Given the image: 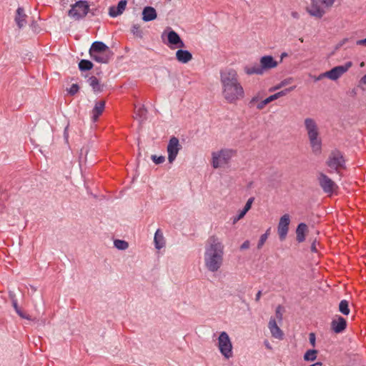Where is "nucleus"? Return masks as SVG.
Here are the masks:
<instances>
[{"label": "nucleus", "instance_id": "nucleus-1", "mask_svg": "<svg viewBox=\"0 0 366 366\" xmlns=\"http://www.w3.org/2000/svg\"><path fill=\"white\" fill-rule=\"evenodd\" d=\"M222 95L229 104H235L244 97V90L242 86L237 72L233 69L220 71Z\"/></svg>", "mask_w": 366, "mask_h": 366}, {"label": "nucleus", "instance_id": "nucleus-2", "mask_svg": "<svg viewBox=\"0 0 366 366\" xmlns=\"http://www.w3.org/2000/svg\"><path fill=\"white\" fill-rule=\"evenodd\" d=\"M224 246L221 239L215 235L210 236L207 240L204 262L206 269L211 272H217L223 265Z\"/></svg>", "mask_w": 366, "mask_h": 366}, {"label": "nucleus", "instance_id": "nucleus-3", "mask_svg": "<svg viewBox=\"0 0 366 366\" xmlns=\"http://www.w3.org/2000/svg\"><path fill=\"white\" fill-rule=\"evenodd\" d=\"M304 125L313 153L320 154L322 150V139L316 121L312 118L307 117L304 120Z\"/></svg>", "mask_w": 366, "mask_h": 366}, {"label": "nucleus", "instance_id": "nucleus-4", "mask_svg": "<svg viewBox=\"0 0 366 366\" xmlns=\"http://www.w3.org/2000/svg\"><path fill=\"white\" fill-rule=\"evenodd\" d=\"M89 11L90 9L88 2L80 0L71 5V9L68 11V16L75 21H79L84 18Z\"/></svg>", "mask_w": 366, "mask_h": 366}, {"label": "nucleus", "instance_id": "nucleus-5", "mask_svg": "<svg viewBox=\"0 0 366 366\" xmlns=\"http://www.w3.org/2000/svg\"><path fill=\"white\" fill-rule=\"evenodd\" d=\"M234 154V152L232 149H222L219 152H213L212 154V167L217 169L227 164Z\"/></svg>", "mask_w": 366, "mask_h": 366}, {"label": "nucleus", "instance_id": "nucleus-6", "mask_svg": "<svg viewBox=\"0 0 366 366\" xmlns=\"http://www.w3.org/2000/svg\"><path fill=\"white\" fill-rule=\"evenodd\" d=\"M218 347L222 355L229 359L232 356V345L228 334L222 332L218 338Z\"/></svg>", "mask_w": 366, "mask_h": 366}, {"label": "nucleus", "instance_id": "nucleus-7", "mask_svg": "<svg viewBox=\"0 0 366 366\" xmlns=\"http://www.w3.org/2000/svg\"><path fill=\"white\" fill-rule=\"evenodd\" d=\"M327 166L338 172L339 169L345 167V159L342 154L338 150L332 151L327 161Z\"/></svg>", "mask_w": 366, "mask_h": 366}, {"label": "nucleus", "instance_id": "nucleus-8", "mask_svg": "<svg viewBox=\"0 0 366 366\" xmlns=\"http://www.w3.org/2000/svg\"><path fill=\"white\" fill-rule=\"evenodd\" d=\"M317 180L325 193L332 194L337 189L336 183L322 172L318 174Z\"/></svg>", "mask_w": 366, "mask_h": 366}, {"label": "nucleus", "instance_id": "nucleus-9", "mask_svg": "<svg viewBox=\"0 0 366 366\" xmlns=\"http://www.w3.org/2000/svg\"><path fill=\"white\" fill-rule=\"evenodd\" d=\"M352 66V61H347L344 65L337 66L324 73V76L327 78L335 81L347 72L349 69Z\"/></svg>", "mask_w": 366, "mask_h": 366}, {"label": "nucleus", "instance_id": "nucleus-10", "mask_svg": "<svg viewBox=\"0 0 366 366\" xmlns=\"http://www.w3.org/2000/svg\"><path fill=\"white\" fill-rule=\"evenodd\" d=\"M181 149L182 145L179 144V139L176 137H172L169 141L167 148L168 153V161L169 163H172L175 160Z\"/></svg>", "mask_w": 366, "mask_h": 366}, {"label": "nucleus", "instance_id": "nucleus-11", "mask_svg": "<svg viewBox=\"0 0 366 366\" xmlns=\"http://www.w3.org/2000/svg\"><path fill=\"white\" fill-rule=\"evenodd\" d=\"M290 223V218L288 214H285L280 217L277 226V232L281 241L285 240L287 237L289 230Z\"/></svg>", "mask_w": 366, "mask_h": 366}, {"label": "nucleus", "instance_id": "nucleus-12", "mask_svg": "<svg viewBox=\"0 0 366 366\" xmlns=\"http://www.w3.org/2000/svg\"><path fill=\"white\" fill-rule=\"evenodd\" d=\"M307 12L312 16L320 19L325 14V11L319 0H312L310 6L307 7Z\"/></svg>", "mask_w": 366, "mask_h": 366}, {"label": "nucleus", "instance_id": "nucleus-13", "mask_svg": "<svg viewBox=\"0 0 366 366\" xmlns=\"http://www.w3.org/2000/svg\"><path fill=\"white\" fill-rule=\"evenodd\" d=\"M278 64V61L269 55L263 56L259 59V64L263 74L272 69L276 68Z\"/></svg>", "mask_w": 366, "mask_h": 366}, {"label": "nucleus", "instance_id": "nucleus-14", "mask_svg": "<svg viewBox=\"0 0 366 366\" xmlns=\"http://www.w3.org/2000/svg\"><path fill=\"white\" fill-rule=\"evenodd\" d=\"M167 29L169 30L167 33V40L169 44L174 45V48L184 47V43L181 39L179 35L171 28H167Z\"/></svg>", "mask_w": 366, "mask_h": 366}, {"label": "nucleus", "instance_id": "nucleus-15", "mask_svg": "<svg viewBox=\"0 0 366 366\" xmlns=\"http://www.w3.org/2000/svg\"><path fill=\"white\" fill-rule=\"evenodd\" d=\"M347 327V321L341 316H337V318L332 320L331 322V329L335 333H340L343 332Z\"/></svg>", "mask_w": 366, "mask_h": 366}, {"label": "nucleus", "instance_id": "nucleus-16", "mask_svg": "<svg viewBox=\"0 0 366 366\" xmlns=\"http://www.w3.org/2000/svg\"><path fill=\"white\" fill-rule=\"evenodd\" d=\"M26 19L27 15L26 14L24 9L22 7H19L16 11L14 18V21L19 29H21L26 25Z\"/></svg>", "mask_w": 366, "mask_h": 366}, {"label": "nucleus", "instance_id": "nucleus-17", "mask_svg": "<svg viewBox=\"0 0 366 366\" xmlns=\"http://www.w3.org/2000/svg\"><path fill=\"white\" fill-rule=\"evenodd\" d=\"M127 4V0H121L117 6H110L109 9V14L112 17H117L121 15L126 9Z\"/></svg>", "mask_w": 366, "mask_h": 366}, {"label": "nucleus", "instance_id": "nucleus-18", "mask_svg": "<svg viewBox=\"0 0 366 366\" xmlns=\"http://www.w3.org/2000/svg\"><path fill=\"white\" fill-rule=\"evenodd\" d=\"M268 327L270 330V332L272 337L277 339H282L283 332L278 327L277 322L274 318L271 317L269 322L268 323Z\"/></svg>", "mask_w": 366, "mask_h": 366}, {"label": "nucleus", "instance_id": "nucleus-19", "mask_svg": "<svg viewBox=\"0 0 366 366\" xmlns=\"http://www.w3.org/2000/svg\"><path fill=\"white\" fill-rule=\"evenodd\" d=\"M176 59L182 64H187L192 59V54L187 50L179 49L176 52Z\"/></svg>", "mask_w": 366, "mask_h": 366}, {"label": "nucleus", "instance_id": "nucleus-20", "mask_svg": "<svg viewBox=\"0 0 366 366\" xmlns=\"http://www.w3.org/2000/svg\"><path fill=\"white\" fill-rule=\"evenodd\" d=\"M244 71L247 75H262V71L260 67V64L257 63H253L250 64H247L244 66Z\"/></svg>", "mask_w": 366, "mask_h": 366}, {"label": "nucleus", "instance_id": "nucleus-21", "mask_svg": "<svg viewBox=\"0 0 366 366\" xmlns=\"http://www.w3.org/2000/svg\"><path fill=\"white\" fill-rule=\"evenodd\" d=\"M104 51H110L109 47L102 41H94L89 49V55L95 53H102Z\"/></svg>", "mask_w": 366, "mask_h": 366}, {"label": "nucleus", "instance_id": "nucleus-22", "mask_svg": "<svg viewBox=\"0 0 366 366\" xmlns=\"http://www.w3.org/2000/svg\"><path fill=\"white\" fill-rule=\"evenodd\" d=\"M105 107V102L99 101L95 104L94 109L92 111V119L93 122L97 121L99 116L103 113Z\"/></svg>", "mask_w": 366, "mask_h": 366}, {"label": "nucleus", "instance_id": "nucleus-23", "mask_svg": "<svg viewBox=\"0 0 366 366\" xmlns=\"http://www.w3.org/2000/svg\"><path fill=\"white\" fill-rule=\"evenodd\" d=\"M91 58L99 63L107 64L111 57L110 51H104L102 53H95L90 55Z\"/></svg>", "mask_w": 366, "mask_h": 366}, {"label": "nucleus", "instance_id": "nucleus-24", "mask_svg": "<svg viewBox=\"0 0 366 366\" xmlns=\"http://www.w3.org/2000/svg\"><path fill=\"white\" fill-rule=\"evenodd\" d=\"M157 18L156 10L152 6H146L142 11V19L144 21H150Z\"/></svg>", "mask_w": 366, "mask_h": 366}, {"label": "nucleus", "instance_id": "nucleus-25", "mask_svg": "<svg viewBox=\"0 0 366 366\" xmlns=\"http://www.w3.org/2000/svg\"><path fill=\"white\" fill-rule=\"evenodd\" d=\"M154 242L155 247L157 249L163 248L165 245V240L162 232L160 229H157L154 234Z\"/></svg>", "mask_w": 366, "mask_h": 366}, {"label": "nucleus", "instance_id": "nucleus-26", "mask_svg": "<svg viewBox=\"0 0 366 366\" xmlns=\"http://www.w3.org/2000/svg\"><path fill=\"white\" fill-rule=\"evenodd\" d=\"M307 230V226L305 223H300L298 224L297 229H296V234H297V240L299 242H302L305 239V232Z\"/></svg>", "mask_w": 366, "mask_h": 366}, {"label": "nucleus", "instance_id": "nucleus-27", "mask_svg": "<svg viewBox=\"0 0 366 366\" xmlns=\"http://www.w3.org/2000/svg\"><path fill=\"white\" fill-rule=\"evenodd\" d=\"M89 86H91L94 92H100L102 91V86L100 84L99 81L95 76H91L88 79Z\"/></svg>", "mask_w": 366, "mask_h": 366}, {"label": "nucleus", "instance_id": "nucleus-28", "mask_svg": "<svg viewBox=\"0 0 366 366\" xmlns=\"http://www.w3.org/2000/svg\"><path fill=\"white\" fill-rule=\"evenodd\" d=\"M93 67L92 61L86 59H82L79 63V68L81 71H89Z\"/></svg>", "mask_w": 366, "mask_h": 366}, {"label": "nucleus", "instance_id": "nucleus-29", "mask_svg": "<svg viewBox=\"0 0 366 366\" xmlns=\"http://www.w3.org/2000/svg\"><path fill=\"white\" fill-rule=\"evenodd\" d=\"M274 100H276V99H275L274 94H272V95L268 97L267 98H266L265 99H264V100L259 102V103H257V104L256 106L257 109L258 110H262V109H263L264 108V107L267 104H269L270 102H273Z\"/></svg>", "mask_w": 366, "mask_h": 366}, {"label": "nucleus", "instance_id": "nucleus-30", "mask_svg": "<svg viewBox=\"0 0 366 366\" xmlns=\"http://www.w3.org/2000/svg\"><path fill=\"white\" fill-rule=\"evenodd\" d=\"M339 310L340 312L345 315H348L350 313V309H349V303L347 300H342L340 301L339 304Z\"/></svg>", "mask_w": 366, "mask_h": 366}, {"label": "nucleus", "instance_id": "nucleus-31", "mask_svg": "<svg viewBox=\"0 0 366 366\" xmlns=\"http://www.w3.org/2000/svg\"><path fill=\"white\" fill-rule=\"evenodd\" d=\"M317 350H308L304 355V360L305 361H314L317 358Z\"/></svg>", "mask_w": 366, "mask_h": 366}, {"label": "nucleus", "instance_id": "nucleus-32", "mask_svg": "<svg viewBox=\"0 0 366 366\" xmlns=\"http://www.w3.org/2000/svg\"><path fill=\"white\" fill-rule=\"evenodd\" d=\"M114 245L116 248L121 250H125L129 247L128 242L122 239L114 240Z\"/></svg>", "mask_w": 366, "mask_h": 366}, {"label": "nucleus", "instance_id": "nucleus-33", "mask_svg": "<svg viewBox=\"0 0 366 366\" xmlns=\"http://www.w3.org/2000/svg\"><path fill=\"white\" fill-rule=\"evenodd\" d=\"M136 115L139 117V122H143L147 118V109L142 106L136 111Z\"/></svg>", "mask_w": 366, "mask_h": 366}, {"label": "nucleus", "instance_id": "nucleus-34", "mask_svg": "<svg viewBox=\"0 0 366 366\" xmlns=\"http://www.w3.org/2000/svg\"><path fill=\"white\" fill-rule=\"evenodd\" d=\"M132 33L136 37L142 39L143 37V32L140 28V26L138 24H134L131 29Z\"/></svg>", "mask_w": 366, "mask_h": 366}, {"label": "nucleus", "instance_id": "nucleus-35", "mask_svg": "<svg viewBox=\"0 0 366 366\" xmlns=\"http://www.w3.org/2000/svg\"><path fill=\"white\" fill-rule=\"evenodd\" d=\"M269 229H268L267 230V232L262 234L259 239V242H258V244H257V249H261L262 247V246L264 245V244L265 243V242L267 241V238H268V235H269Z\"/></svg>", "mask_w": 366, "mask_h": 366}, {"label": "nucleus", "instance_id": "nucleus-36", "mask_svg": "<svg viewBox=\"0 0 366 366\" xmlns=\"http://www.w3.org/2000/svg\"><path fill=\"white\" fill-rule=\"evenodd\" d=\"M295 86H291L290 88L285 89L282 90L277 93L274 94V96L275 99H277L283 96H285L289 92L293 91L295 89Z\"/></svg>", "mask_w": 366, "mask_h": 366}, {"label": "nucleus", "instance_id": "nucleus-37", "mask_svg": "<svg viewBox=\"0 0 366 366\" xmlns=\"http://www.w3.org/2000/svg\"><path fill=\"white\" fill-rule=\"evenodd\" d=\"M151 158L156 164H162L165 161V157L164 156L157 157V155L154 154L152 155Z\"/></svg>", "mask_w": 366, "mask_h": 366}, {"label": "nucleus", "instance_id": "nucleus-38", "mask_svg": "<svg viewBox=\"0 0 366 366\" xmlns=\"http://www.w3.org/2000/svg\"><path fill=\"white\" fill-rule=\"evenodd\" d=\"M275 316H276V318L279 321H282V307L281 305H278L277 307L276 308Z\"/></svg>", "mask_w": 366, "mask_h": 366}, {"label": "nucleus", "instance_id": "nucleus-39", "mask_svg": "<svg viewBox=\"0 0 366 366\" xmlns=\"http://www.w3.org/2000/svg\"><path fill=\"white\" fill-rule=\"evenodd\" d=\"M246 213L247 212H244L243 209L242 211H240L237 216L233 217L232 223L234 224H236L239 220H240L241 219H242L244 217Z\"/></svg>", "mask_w": 366, "mask_h": 366}, {"label": "nucleus", "instance_id": "nucleus-40", "mask_svg": "<svg viewBox=\"0 0 366 366\" xmlns=\"http://www.w3.org/2000/svg\"><path fill=\"white\" fill-rule=\"evenodd\" d=\"M321 1L322 6H324L325 8L331 7L335 3V0H319Z\"/></svg>", "mask_w": 366, "mask_h": 366}, {"label": "nucleus", "instance_id": "nucleus-41", "mask_svg": "<svg viewBox=\"0 0 366 366\" xmlns=\"http://www.w3.org/2000/svg\"><path fill=\"white\" fill-rule=\"evenodd\" d=\"M253 202H254V197H250L246 202L243 210L244 212H247L251 209Z\"/></svg>", "mask_w": 366, "mask_h": 366}, {"label": "nucleus", "instance_id": "nucleus-42", "mask_svg": "<svg viewBox=\"0 0 366 366\" xmlns=\"http://www.w3.org/2000/svg\"><path fill=\"white\" fill-rule=\"evenodd\" d=\"M79 86L78 84H73L71 87L69 88V93L71 94V95H74L75 94H76L79 91Z\"/></svg>", "mask_w": 366, "mask_h": 366}, {"label": "nucleus", "instance_id": "nucleus-43", "mask_svg": "<svg viewBox=\"0 0 366 366\" xmlns=\"http://www.w3.org/2000/svg\"><path fill=\"white\" fill-rule=\"evenodd\" d=\"M287 84L286 80L281 81L279 84L276 85L274 87H272L269 89V92H273L277 89H280L282 86H285Z\"/></svg>", "mask_w": 366, "mask_h": 366}, {"label": "nucleus", "instance_id": "nucleus-44", "mask_svg": "<svg viewBox=\"0 0 366 366\" xmlns=\"http://www.w3.org/2000/svg\"><path fill=\"white\" fill-rule=\"evenodd\" d=\"M309 340H310V344L313 347H315V340H316V337H315V333H313V332L310 333V335H309Z\"/></svg>", "mask_w": 366, "mask_h": 366}, {"label": "nucleus", "instance_id": "nucleus-45", "mask_svg": "<svg viewBox=\"0 0 366 366\" xmlns=\"http://www.w3.org/2000/svg\"><path fill=\"white\" fill-rule=\"evenodd\" d=\"M30 26L34 32H36V33L39 32L40 29H39V27L38 26L36 21H32Z\"/></svg>", "mask_w": 366, "mask_h": 366}, {"label": "nucleus", "instance_id": "nucleus-46", "mask_svg": "<svg viewBox=\"0 0 366 366\" xmlns=\"http://www.w3.org/2000/svg\"><path fill=\"white\" fill-rule=\"evenodd\" d=\"M259 100V97L258 96L253 97L251 100L249 101V106L252 107L254 106L258 101Z\"/></svg>", "mask_w": 366, "mask_h": 366}, {"label": "nucleus", "instance_id": "nucleus-47", "mask_svg": "<svg viewBox=\"0 0 366 366\" xmlns=\"http://www.w3.org/2000/svg\"><path fill=\"white\" fill-rule=\"evenodd\" d=\"M249 245H250L249 241L246 240L242 244V245L240 246V249H247L249 247Z\"/></svg>", "mask_w": 366, "mask_h": 366}, {"label": "nucleus", "instance_id": "nucleus-48", "mask_svg": "<svg viewBox=\"0 0 366 366\" xmlns=\"http://www.w3.org/2000/svg\"><path fill=\"white\" fill-rule=\"evenodd\" d=\"M356 44L357 46H366V38L363 39H360L356 41Z\"/></svg>", "mask_w": 366, "mask_h": 366}, {"label": "nucleus", "instance_id": "nucleus-49", "mask_svg": "<svg viewBox=\"0 0 366 366\" xmlns=\"http://www.w3.org/2000/svg\"><path fill=\"white\" fill-rule=\"evenodd\" d=\"M356 44L357 46H366V38L363 39H360L356 41Z\"/></svg>", "mask_w": 366, "mask_h": 366}, {"label": "nucleus", "instance_id": "nucleus-50", "mask_svg": "<svg viewBox=\"0 0 366 366\" xmlns=\"http://www.w3.org/2000/svg\"><path fill=\"white\" fill-rule=\"evenodd\" d=\"M16 312V313H17V314H18L21 317H22V318H24V319H29V317H28V316H26L21 309H19V310H17Z\"/></svg>", "mask_w": 366, "mask_h": 366}, {"label": "nucleus", "instance_id": "nucleus-51", "mask_svg": "<svg viewBox=\"0 0 366 366\" xmlns=\"http://www.w3.org/2000/svg\"><path fill=\"white\" fill-rule=\"evenodd\" d=\"M348 41L347 38H345L342 40L340 41V43L337 45V49H339L340 47L342 46L346 42Z\"/></svg>", "mask_w": 366, "mask_h": 366}, {"label": "nucleus", "instance_id": "nucleus-52", "mask_svg": "<svg viewBox=\"0 0 366 366\" xmlns=\"http://www.w3.org/2000/svg\"><path fill=\"white\" fill-rule=\"evenodd\" d=\"M9 298L11 299V302L14 300H17L16 298V295L13 292H9Z\"/></svg>", "mask_w": 366, "mask_h": 366}, {"label": "nucleus", "instance_id": "nucleus-53", "mask_svg": "<svg viewBox=\"0 0 366 366\" xmlns=\"http://www.w3.org/2000/svg\"><path fill=\"white\" fill-rule=\"evenodd\" d=\"M12 305H13V307H14V308L16 312L20 309V307L18 305L17 300H14L12 302Z\"/></svg>", "mask_w": 366, "mask_h": 366}, {"label": "nucleus", "instance_id": "nucleus-54", "mask_svg": "<svg viewBox=\"0 0 366 366\" xmlns=\"http://www.w3.org/2000/svg\"><path fill=\"white\" fill-rule=\"evenodd\" d=\"M261 296H262V292L258 291V292L256 294L255 301L259 302L261 298Z\"/></svg>", "mask_w": 366, "mask_h": 366}, {"label": "nucleus", "instance_id": "nucleus-55", "mask_svg": "<svg viewBox=\"0 0 366 366\" xmlns=\"http://www.w3.org/2000/svg\"><path fill=\"white\" fill-rule=\"evenodd\" d=\"M85 152V155H86L87 152H88V150L86 148H84L83 147L81 149V152H80V157L79 158L81 159V157L83 155V153Z\"/></svg>", "mask_w": 366, "mask_h": 366}, {"label": "nucleus", "instance_id": "nucleus-56", "mask_svg": "<svg viewBox=\"0 0 366 366\" xmlns=\"http://www.w3.org/2000/svg\"><path fill=\"white\" fill-rule=\"evenodd\" d=\"M323 78H327V76H324V73H322V74H320V75H319V76L315 79V80H316V81H320V80L322 79Z\"/></svg>", "mask_w": 366, "mask_h": 366}, {"label": "nucleus", "instance_id": "nucleus-57", "mask_svg": "<svg viewBox=\"0 0 366 366\" xmlns=\"http://www.w3.org/2000/svg\"><path fill=\"white\" fill-rule=\"evenodd\" d=\"M360 82L364 84H366V74L361 78Z\"/></svg>", "mask_w": 366, "mask_h": 366}, {"label": "nucleus", "instance_id": "nucleus-58", "mask_svg": "<svg viewBox=\"0 0 366 366\" xmlns=\"http://www.w3.org/2000/svg\"><path fill=\"white\" fill-rule=\"evenodd\" d=\"M286 56H287V53H285V52H283V53L281 54V56H280V58H281V59H280V62H282V59H283L285 57H286Z\"/></svg>", "mask_w": 366, "mask_h": 366}, {"label": "nucleus", "instance_id": "nucleus-59", "mask_svg": "<svg viewBox=\"0 0 366 366\" xmlns=\"http://www.w3.org/2000/svg\"><path fill=\"white\" fill-rule=\"evenodd\" d=\"M292 16L294 17V18H298L299 17V14L297 12H292Z\"/></svg>", "mask_w": 366, "mask_h": 366}, {"label": "nucleus", "instance_id": "nucleus-60", "mask_svg": "<svg viewBox=\"0 0 366 366\" xmlns=\"http://www.w3.org/2000/svg\"><path fill=\"white\" fill-rule=\"evenodd\" d=\"M311 249H312V252H316L317 251V249H316L315 243L312 244V245L311 247Z\"/></svg>", "mask_w": 366, "mask_h": 366}, {"label": "nucleus", "instance_id": "nucleus-61", "mask_svg": "<svg viewBox=\"0 0 366 366\" xmlns=\"http://www.w3.org/2000/svg\"><path fill=\"white\" fill-rule=\"evenodd\" d=\"M314 365H315V366H322L323 365L322 362H317Z\"/></svg>", "mask_w": 366, "mask_h": 366}, {"label": "nucleus", "instance_id": "nucleus-62", "mask_svg": "<svg viewBox=\"0 0 366 366\" xmlns=\"http://www.w3.org/2000/svg\"><path fill=\"white\" fill-rule=\"evenodd\" d=\"M266 347H267V348H269V349H271V347H270V346H269V344H267V343L266 344Z\"/></svg>", "mask_w": 366, "mask_h": 366}, {"label": "nucleus", "instance_id": "nucleus-63", "mask_svg": "<svg viewBox=\"0 0 366 366\" xmlns=\"http://www.w3.org/2000/svg\"><path fill=\"white\" fill-rule=\"evenodd\" d=\"M364 65H365L364 62H362V63L360 64V66H362H362H364Z\"/></svg>", "mask_w": 366, "mask_h": 366}, {"label": "nucleus", "instance_id": "nucleus-64", "mask_svg": "<svg viewBox=\"0 0 366 366\" xmlns=\"http://www.w3.org/2000/svg\"><path fill=\"white\" fill-rule=\"evenodd\" d=\"M310 366H315V365H314V364H312V365H310Z\"/></svg>", "mask_w": 366, "mask_h": 366}]
</instances>
